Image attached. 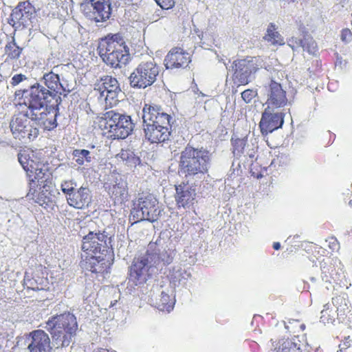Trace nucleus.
Instances as JSON below:
<instances>
[{
    "instance_id": "9d476101",
    "label": "nucleus",
    "mask_w": 352,
    "mask_h": 352,
    "mask_svg": "<svg viewBox=\"0 0 352 352\" xmlns=\"http://www.w3.org/2000/svg\"><path fill=\"white\" fill-rule=\"evenodd\" d=\"M231 67L234 83L245 85L254 79L256 72L263 67V60L259 57H248L234 60Z\"/></svg>"
},
{
    "instance_id": "09e8293b",
    "label": "nucleus",
    "mask_w": 352,
    "mask_h": 352,
    "mask_svg": "<svg viewBox=\"0 0 352 352\" xmlns=\"http://www.w3.org/2000/svg\"><path fill=\"white\" fill-rule=\"evenodd\" d=\"M352 340L351 336H345L342 344H340V349H344V350L351 349L350 346L351 344Z\"/></svg>"
},
{
    "instance_id": "2eb2a0df",
    "label": "nucleus",
    "mask_w": 352,
    "mask_h": 352,
    "mask_svg": "<svg viewBox=\"0 0 352 352\" xmlns=\"http://www.w3.org/2000/svg\"><path fill=\"white\" fill-rule=\"evenodd\" d=\"M285 113L278 109L267 107L259 123L261 133L267 135L282 127Z\"/></svg>"
},
{
    "instance_id": "37998d69",
    "label": "nucleus",
    "mask_w": 352,
    "mask_h": 352,
    "mask_svg": "<svg viewBox=\"0 0 352 352\" xmlns=\"http://www.w3.org/2000/svg\"><path fill=\"white\" fill-rule=\"evenodd\" d=\"M304 38H292L288 41V45L294 50H297L299 47H302L303 45Z\"/></svg>"
},
{
    "instance_id": "13d9d810",
    "label": "nucleus",
    "mask_w": 352,
    "mask_h": 352,
    "mask_svg": "<svg viewBox=\"0 0 352 352\" xmlns=\"http://www.w3.org/2000/svg\"><path fill=\"white\" fill-rule=\"evenodd\" d=\"M247 154L250 156V157L251 158H253L254 157V152H251V153H249V152H247Z\"/></svg>"
},
{
    "instance_id": "6e6552de",
    "label": "nucleus",
    "mask_w": 352,
    "mask_h": 352,
    "mask_svg": "<svg viewBox=\"0 0 352 352\" xmlns=\"http://www.w3.org/2000/svg\"><path fill=\"white\" fill-rule=\"evenodd\" d=\"M104 121V129L113 136V139H125L133 131L134 124L131 116L116 112L107 111L102 117Z\"/></svg>"
},
{
    "instance_id": "ddd939ff",
    "label": "nucleus",
    "mask_w": 352,
    "mask_h": 352,
    "mask_svg": "<svg viewBox=\"0 0 352 352\" xmlns=\"http://www.w3.org/2000/svg\"><path fill=\"white\" fill-rule=\"evenodd\" d=\"M60 104H48L43 107H38L29 111V116L34 124L38 127L50 131L55 129L57 125V116L59 115V105Z\"/></svg>"
},
{
    "instance_id": "a18cd8bd",
    "label": "nucleus",
    "mask_w": 352,
    "mask_h": 352,
    "mask_svg": "<svg viewBox=\"0 0 352 352\" xmlns=\"http://www.w3.org/2000/svg\"><path fill=\"white\" fill-rule=\"evenodd\" d=\"M157 4L162 8L168 10L175 6V0H157Z\"/></svg>"
},
{
    "instance_id": "603ef678",
    "label": "nucleus",
    "mask_w": 352,
    "mask_h": 352,
    "mask_svg": "<svg viewBox=\"0 0 352 352\" xmlns=\"http://www.w3.org/2000/svg\"><path fill=\"white\" fill-rule=\"evenodd\" d=\"M273 248L276 250H278L280 248V243L279 242H274L273 243Z\"/></svg>"
},
{
    "instance_id": "f03ea898",
    "label": "nucleus",
    "mask_w": 352,
    "mask_h": 352,
    "mask_svg": "<svg viewBox=\"0 0 352 352\" xmlns=\"http://www.w3.org/2000/svg\"><path fill=\"white\" fill-rule=\"evenodd\" d=\"M144 135L151 143H161L169 140L173 118L160 106L146 104L142 109Z\"/></svg>"
},
{
    "instance_id": "4c0bfd02",
    "label": "nucleus",
    "mask_w": 352,
    "mask_h": 352,
    "mask_svg": "<svg viewBox=\"0 0 352 352\" xmlns=\"http://www.w3.org/2000/svg\"><path fill=\"white\" fill-rule=\"evenodd\" d=\"M232 141V145H233V154L235 157H240L242 154L245 153V146L247 143V139L246 138H242V139H236L233 140Z\"/></svg>"
},
{
    "instance_id": "49530a36",
    "label": "nucleus",
    "mask_w": 352,
    "mask_h": 352,
    "mask_svg": "<svg viewBox=\"0 0 352 352\" xmlns=\"http://www.w3.org/2000/svg\"><path fill=\"white\" fill-rule=\"evenodd\" d=\"M26 79L27 77L22 74H15L11 79V85L16 86Z\"/></svg>"
},
{
    "instance_id": "4d7b16f0",
    "label": "nucleus",
    "mask_w": 352,
    "mask_h": 352,
    "mask_svg": "<svg viewBox=\"0 0 352 352\" xmlns=\"http://www.w3.org/2000/svg\"><path fill=\"white\" fill-rule=\"evenodd\" d=\"M338 352H352V349L344 350V349H340Z\"/></svg>"
},
{
    "instance_id": "f8f14e48",
    "label": "nucleus",
    "mask_w": 352,
    "mask_h": 352,
    "mask_svg": "<svg viewBox=\"0 0 352 352\" xmlns=\"http://www.w3.org/2000/svg\"><path fill=\"white\" fill-rule=\"evenodd\" d=\"M81 248L84 255L113 254L110 238L104 232H89L83 237Z\"/></svg>"
},
{
    "instance_id": "c756f323",
    "label": "nucleus",
    "mask_w": 352,
    "mask_h": 352,
    "mask_svg": "<svg viewBox=\"0 0 352 352\" xmlns=\"http://www.w3.org/2000/svg\"><path fill=\"white\" fill-rule=\"evenodd\" d=\"M332 305L336 308L337 318L339 320L344 319L346 313L350 311L349 300L345 294L333 298Z\"/></svg>"
},
{
    "instance_id": "dca6fc26",
    "label": "nucleus",
    "mask_w": 352,
    "mask_h": 352,
    "mask_svg": "<svg viewBox=\"0 0 352 352\" xmlns=\"http://www.w3.org/2000/svg\"><path fill=\"white\" fill-rule=\"evenodd\" d=\"M113 254H82L83 258L81 266L93 273L107 272L112 265Z\"/></svg>"
},
{
    "instance_id": "8fccbe9b",
    "label": "nucleus",
    "mask_w": 352,
    "mask_h": 352,
    "mask_svg": "<svg viewBox=\"0 0 352 352\" xmlns=\"http://www.w3.org/2000/svg\"><path fill=\"white\" fill-rule=\"evenodd\" d=\"M352 38V33L349 29L343 30L341 34V39L344 42H349Z\"/></svg>"
},
{
    "instance_id": "20e7f679",
    "label": "nucleus",
    "mask_w": 352,
    "mask_h": 352,
    "mask_svg": "<svg viewBox=\"0 0 352 352\" xmlns=\"http://www.w3.org/2000/svg\"><path fill=\"white\" fill-rule=\"evenodd\" d=\"M45 328L52 336L53 346L57 349L63 348L73 342L78 330V323L74 314L65 312L50 318Z\"/></svg>"
},
{
    "instance_id": "0e129e2a",
    "label": "nucleus",
    "mask_w": 352,
    "mask_h": 352,
    "mask_svg": "<svg viewBox=\"0 0 352 352\" xmlns=\"http://www.w3.org/2000/svg\"><path fill=\"white\" fill-rule=\"evenodd\" d=\"M349 205L352 207V199L349 201Z\"/></svg>"
},
{
    "instance_id": "bf43d9fd",
    "label": "nucleus",
    "mask_w": 352,
    "mask_h": 352,
    "mask_svg": "<svg viewBox=\"0 0 352 352\" xmlns=\"http://www.w3.org/2000/svg\"><path fill=\"white\" fill-rule=\"evenodd\" d=\"M234 162L232 163V167L230 169V171L232 170V174L234 173V171H235V168H234Z\"/></svg>"
},
{
    "instance_id": "cd10ccee",
    "label": "nucleus",
    "mask_w": 352,
    "mask_h": 352,
    "mask_svg": "<svg viewBox=\"0 0 352 352\" xmlns=\"http://www.w3.org/2000/svg\"><path fill=\"white\" fill-rule=\"evenodd\" d=\"M158 286H156L155 289L160 293L159 296H156L155 299L151 297V301L154 306L162 311L170 312L175 305V298H171L168 294V291L161 290Z\"/></svg>"
},
{
    "instance_id": "e2e57ef3",
    "label": "nucleus",
    "mask_w": 352,
    "mask_h": 352,
    "mask_svg": "<svg viewBox=\"0 0 352 352\" xmlns=\"http://www.w3.org/2000/svg\"><path fill=\"white\" fill-rule=\"evenodd\" d=\"M300 328L303 330L305 328V324H301L300 325Z\"/></svg>"
},
{
    "instance_id": "680f3d73",
    "label": "nucleus",
    "mask_w": 352,
    "mask_h": 352,
    "mask_svg": "<svg viewBox=\"0 0 352 352\" xmlns=\"http://www.w3.org/2000/svg\"><path fill=\"white\" fill-rule=\"evenodd\" d=\"M217 59L219 62H222L223 61V58H219V55H217Z\"/></svg>"
},
{
    "instance_id": "0eeeda50",
    "label": "nucleus",
    "mask_w": 352,
    "mask_h": 352,
    "mask_svg": "<svg viewBox=\"0 0 352 352\" xmlns=\"http://www.w3.org/2000/svg\"><path fill=\"white\" fill-rule=\"evenodd\" d=\"M52 96V92L39 82L30 85L28 89L15 91V96L23 100V103L29 111L48 105L54 100Z\"/></svg>"
},
{
    "instance_id": "a211bd4d",
    "label": "nucleus",
    "mask_w": 352,
    "mask_h": 352,
    "mask_svg": "<svg viewBox=\"0 0 352 352\" xmlns=\"http://www.w3.org/2000/svg\"><path fill=\"white\" fill-rule=\"evenodd\" d=\"M39 83L44 85L45 87L52 92V96L54 98L55 102H57V104H60L62 102L61 95L66 97L70 92V89H67L60 82L59 76L52 72L45 74Z\"/></svg>"
},
{
    "instance_id": "de8ad7c7",
    "label": "nucleus",
    "mask_w": 352,
    "mask_h": 352,
    "mask_svg": "<svg viewBox=\"0 0 352 352\" xmlns=\"http://www.w3.org/2000/svg\"><path fill=\"white\" fill-rule=\"evenodd\" d=\"M164 10L161 8V9H157L155 11V12L152 14V16L149 18L150 21L155 22L157 21L160 17H163Z\"/></svg>"
},
{
    "instance_id": "2f4dec72",
    "label": "nucleus",
    "mask_w": 352,
    "mask_h": 352,
    "mask_svg": "<svg viewBox=\"0 0 352 352\" xmlns=\"http://www.w3.org/2000/svg\"><path fill=\"white\" fill-rule=\"evenodd\" d=\"M44 282L43 278L38 276H32L28 272L25 274L23 285L28 289L34 291L44 289Z\"/></svg>"
},
{
    "instance_id": "338daca9",
    "label": "nucleus",
    "mask_w": 352,
    "mask_h": 352,
    "mask_svg": "<svg viewBox=\"0 0 352 352\" xmlns=\"http://www.w3.org/2000/svg\"><path fill=\"white\" fill-rule=\"evenodd\" d=\"M262 177V175H261V174L257 175V176H256V177H257L258 179V178H260V177Z\"/></svg>"
},
{
    "instance_id": "6ab92c4d",
    "label": "nucleus",
    "mask_w": 352,
    "mask_h": 352,
    "mask_svg": "<svg viewBox=\"0 0 352 352\" xmlns=\"http://www.w3.org/2000/svg\"><path fill=\"white\" fill-rule=\"evenodd\" d=\"M267 91V107L280 109L287 105L288 100L286 96V91L281 85L272 80L269 86L266 87Z\"/></svg>"
},
{
    "instance_id": "7ed1b4c3",
    "label": "nucleus",
    "mask_w": 352,
    "mask_h": 352,
    "mask_svg": "<svg viewBox=\"0 0 352 352\" xmlns=\"http://www.w3.org/2000/svg\"><path fill=\"white\" fill-rule=\"evenodd\" d=\"M210 163V153L207 149L188 144L181 153L179 172L187 178L201 179L208 172Z\"/></svg>"
},
{
    "instance_id": "5fc2aeb1",
    "label": "nucleus",
    "mask_w": 352,
    "mask_h": 352,
    "mask_svg": "<svg viewBox=\"0 0 352 352\" xmlns=\"http://www.w3.org/2000/svg\"><path fill=\"white\" fill-rule=\"evenodd\" d=\"M337 246H338V244L336 240L334 242L332 243V245H330V248L332 250H335Z\"/></svg>"
},
{
    "instance_id": "c85d7f7f",
    "label": "nucleus",
    "mask_w": 352,
    "mask_h": 352,
    "mask_svg": "<svg viewBox=\"0 0 352 352\" xmlns=\"http://www.w3.org/2000/svg\"><path fill=\"white\" fill-rule=\"evenodd\" d=\"M190 277V272L179 266L174 267L169 274L170 285L174 289L179 287H184Z\"/></svg>"
},
{
    "instance_id": "a19ab883",
    "label": "nucleus",
    "mask_w": 352,
    "mask_h": 352,
    "mask_svg": "<svg viewBox=\"0 0 352 352\" xmlns=\"http://www.w3.org/2000/svg\"><path fill=\"white\" fill-rule=\"evenodd\" d=\"M19 162H20L21 165L23 166V169L27 172L32 173L33 170L30 169L32 162H34L33 160H30V159L27 158V156L25 155L19 154L18 156Z\"/></svg>"
},
{
    "instance_id": "e433bc0d",
    "label": "nucleus",
    "mask_w": 352,
    "mask_h": 352,
    "mask_svg": "<svg viewBox=\"0 0 352 352\" xmlns=\"http://www.w3.org/2000/svg\"><path fill=\"white\" fill-rule=\"evenodd\" d=\"M296 342L292 340H283L281 344V352H302L300 341Z\"/></svg>"
},
{
    "instance_id": "f704fd0d",
    "label": "nucleus",
    "mask_w": 352,
    "mask_h": 352,
    "mask_svg": "<svg viewBox=\"0 0 352 352\" xmlns=\"http://www.w3.org/2000/svg\"><path fill=\"white\" fill-rule=\"evenodd\" d=\"M332 260L327 259L323 260L320 263V270L322 273V279L328 281L329 277L333 276V272L335 271L334 265L332 263Z\"/></svg>"
},
{
    "instance_id": "c9c22d12",
    "label": "nucleus",
    "mask_w": 352,
    "mask_h": 352,
    "mask_svg": "<svg viewBox=\"0 0 352 352\" xmlns=\"http://www.w3.org/2000/svg\"><path fill=\"white\" fill-rule=\"evenodd\" d=\"M5 51L10 59H18L22 53L23 48L17 45L13 40L6 45Z\"/></svg>"
},
{
    "instance_id": "1a4fd4ad",
    "label": "nucleus",
    "mask_w": 352,
    "mask_h": 352,
    "mask_svg": "<svg viewBox=\"0 0 352 352\" xmlns=\"http://www.w3.org/2000/svg\"><path fill=\"white\" fill-rule=\"evenodd\" d=\"M159 72V66L153 60L142 62L130 74L129 84L134 89H145L156 81Z\"/></svg>"
},
{
    "instance_id": "a878e982",
    "label": "nucleus",
    "mask_w": 352,
    "mask_h": 352,
    "mask_svg": "<svg viewBox=\"0 0 352 352\" xmlns=\"http://www.w3.org/2000/svg\"><path fill=\"white\" fill-rule=\"evenodd\" d=\"M44 166L43 164H37L34 162H32L31 168L33 170L32 173H27L28 177H29V185L30 186V183L32 180H34L36 183V186H43L44 184H51L50 181V174L47 173V168H43Z\"/></svg>"
},
{
    "instance_id": "7c9ffc66",
    "label": "nucleus",
    "mask_w": 352,
    "mask_h": 352,
    "mask_svg": "<svg viewBox=\"0 0 352 352\" xmlns=\"http://www.w3.org/2000/svg\"><path fill=\"white\" fill-rule=\"evenodd\" d=\"M73 159L80 166H90L96 160L95 155L86 149H74L72 152Z\"/></svg>"
},
{
    "instance_id": "3c124183",
    "label": "nucleus",
    "mask_w": 352,
    "mask_h": 352,
    "mask_svg": "<svg viewBox=\"0 0 352 352\" xmlns=\"http://www.w3.org/2000/svg\"><path fill=\"white\" fill-rule=\"evenodd\" d=\"M276 30V27H275V25L274 23H270L267 28V34L266 35L263 37V38L266 41H267L271 35L272 33H274Z\"/></svg>"
},
{
    "instance_id": "393cba45",
    "label": "nucleus",
    "mask_w": 352,
    "mask_h": 352,
    "mask_svg": "<svg viewBox=\"0 0 352 352\" xmlns=\"http://www.w3.org/2000/svg\"><path fill=\"white\" fill-rule=\"evenodd\" d=\"M67 201L69 206L75 208L82 209L88 207L91 201V191L88 188L81 186L77 188Z\"/></svg>"
},
{
    "instance_id": "5701e85b",
    "label": "nucleus",
    "mask_w": 352,
    "mask_h": 352,
    "mask_svg": "<svg viewBox=\"0 0 352 352\" xmlns=\"http://www.w3.org/2000/svg\"><path fill=\"white\" fill-rule=\"evenodd\" d=\"M196 188L192 184L182 183L176 186L175 201L179 207H188L193 204Z\"/></svg>"
},
{
    "instance_id": "9b49d317",
    "label": "nucleus",
    "mask_w": 352,
    "mask_h": 352,
    "mask_svg": "<svg viewBox=\"0 0 352 352\" xmlns=\"http://www.w3.org/2000/svg\"><path fill=\"white\" fill-rule=\"evenodd\" d=\"M10 128L14 138L23 143L34 140L39 133L38 128L30 119L28 113L13 116L10 122Z\"/></svg>"
},
{
    "instance_id": "f257e3e1",
    "label": "nucleus",
    "mask_w": 352,
    "mask_h": 352,
    "mask_svg": "<svg viewBox=\"0 0 352 352\" xmlns=\"http://www.w3.org/2000/svg\"><path fill=\"white\" fill-rule=\"evenodd\" d=\"M175 255L174 250L160 249L157 243H149L146 253L133 259L130 267L129 283L138 285L144 283L153 274L162 270L163 266L172 263Z\"/></svg>"
},
{
    "instance_id": "864d4df0",
    "label": "nucleus",
    "mask_w": 352,
    "mask_h": 352,
    "mask_svg": "<svg viewBox=\"0 0 352 352\" xmlns=\"http://www.w3.org/2000/svg\"><path fill=\"white\" fill-rule=\"evenodd\" d=\"M0 145L3 147H6L10 145V143L7 141L0 140Z\"/></svg>"
},
{
    "instance_id": "39448f33",
    "label": "nucleus",
    "mask_w": 352,
    "mask_h": 352,
    "mask_svg": "<svg viewBox=\"0 0 352 352\" xmlns=\"http://www.w3.org/2000/svg\"><path fill=\"white\" fill-rule=\"evenodd\" d=\"M97 50L102 61L113 68L125 65L130 59L129 47L120 34H108L102 38Z\"/></svg>"
},
{
    "instance_id": "473e14b6",
    "label": "nucleus",
    "mask_w": 352,
    "mask_h": 352,
    "mask_svg": "<svg viewBox=\"0 0 352 352\" xmlns=\"http://www.w3.org/2000/svg\"><path fill=\"white\" fill-rule=\"evenodd\" d=\"M118 156L130 167H135L140 163L139 157L129 149H122Z\"/></svg>"
},
{
    "instance_id": "6e6d98bb",
    "label": "nucleus",
    "mask_w": 352,
    "mask_h": 352,
    "mask_svg": "<svg viewBox=\"0 0 352 352\" xmlns=\"http://www.w3.org/2000/svg\"><path fill=\"white\" fill-rule=\"evenodd\" d=\"M271 352H281V345L278 348L275 347Z\"/></svg>"
},
{
    "instance_id": "4468645a",
    "label": "nucleus",
    "mask_w": 352,
    "mask_h": 352,
    "mask_svg": "<svg viewBox=\"0 0 352 352\" xmlns=\"http://www.w3.org/2000/svg\"><path fill=\"white\" fill-rule=\"evenodd\" d=\"M35 14L34 7L29 1H21L12 10L8 23L15 29L27 28Z\"/></svg>"
},
{
    "instance_id": "bb28decb",
    "label": "nucleus",
    "mask_w": 352,
    "mask_h": 352,
    "mask_svg": "<svg viewBox=\"0 0 352 352\" xmlns=\"http://www.w3.org/2000/svg\"><path fill=\"white\" fill-rule=\"evenodd\" d=\"M90 2L94 10V19L96 22L104 21L109 19L111 10L110 0H90Z\"/></svg>"
},
{
    "instance_id": "f3484780",
    "label": "nucleus",
    "mask_w": 352,
    "mask_h": 352,
    "mask_svg": "<svg viewBox=\"0 0 352 352\" xmlns=\"http://www.w3.org/2000/svg\"><path fill=\"white\" fill-rule=\"evenodd\" d=\"M51 185L44 184L41 186H36L34 180H32L30 188L27 194L29 199H32L35 203L45 208H51L53 206V195H52Z\"/></svg>"
},
{
    "instance_id": "423d86ee",
    "label": "nucleus",
    "mask_w": 352,
    "mask_h": 352,
    "mask_svg": "<svg viewBox=\"0 0 352 352\" xmlns=\"http://www.w3.org/2000/svg\"><path fill=\"white\" fill-rule=\"evenodd\" d=\"M162 209L157 198L151 194H139L133 201L131 217L134 222L140 221H156L162 215Z\"/></svg>"
},
{
    "instance_id": "72a5a7b5",
    "label": "nucleus",
    "mask_w": 352,
    "mask_h": 352,
    "mask_svg": "<svg viewBox=\"0 0 352 352\" xmlns=\"http://www.w3.org/2000/svg\"><path fill=\"white\" fill-rule=\"evenodd\" d=\"M336 311L333 310L331 305L327 303L324 305L321 311L320 321L324 324H333L336 320Z\"/></svg>"
},
{
    "instance_id": "69168bd1",
    "label": "nucleus",
    "mask_w": 352,
    "mask_h": 352,
    "mask_svg": "<svg viewBox=\"0 0 352 352\" xmlns=\"http://www.w3.org/2000/svg\"><path fill=\"white\" fill-rule=\"evenodd\" d=\"M311 280L312 281H315V280H316V278L315 277H311Z\"/></svg>"
},
{
    "instance_id": "c03bdc74",
    "label": "nucleus",
    "mask_w": 352,
    "mask_h": 352,
    "mask_svg": "<svg viewBox=\"0 0 352 352\" xmlns=\"http://www.w3.org/2000/svg\"><path fill=\"white\" fill-rule=\"evenodd\" d=\"M270 38L267 40L268 42H271L272 44H283V38L278 32H274L270 34Z\"/></svg>"
},
{
    "instance_id": "b1692460",
    "label": "nucleus",
    "mask_w": 352,
    "mask_h": 352,
    "mask_svg": "<svg viewBox=\"0 0 352 352\" xmlns=\"http://www.w3.org/2000/svg\"><path fill=\"white\" fill-rule=\"evenodd\" d=\"M109 193L115 204H122L128 199V188L126 182L122 176L118 175L112 186L109 187Z\"/></svg>"
},
{
    "instance_id": "79ce46f5",
    "label": "nucleus",
    "mask_w": 352,
    "mask_h": 352,
    "mask_svg": "<svg viewBox=\"0 0 352 352\" xmlns=\"http://www.w3.org/2000/svg\"><path fill=\"white\" fill-rule=\"evenodd\" d=\"M256 96V92L252 89H246L241 93V98L246 103L251 102Z\"/></svg>"
},
{
    "instance_id": "412c9836",
    "label": "nucleus",
    "mask_w": 352,
    "mask_h": 352,
    "mask_svg": "<svg viewBox=\"0 0 352 352\" xmlns=\"http://www.w3.org/2000/svg\"><path fill=\"white\" fill-rule=\"evenodd\" d=\"M27 341L30 352H51L50 339L43 330H35L30 333Z\"/></svg>"
},
{
    "instance_id": "aec40b11",
    "label": "nucleus",
    "mask_w": 352,
    "mask_h": 352,
    "mask_svg": "<svg viewBox=\"0 0 352 352\" xmlns=\"http://www.w3.org/2000/svg\"><path fill=\"white\" fill-rule=\"evenodd\" d=\"M95 89L100 91V96L104 97L105 100L118 101V95L121 93L118 80L111 76L100 78V82L96 85Z\"/></svg>"
},
{
    "instance_id": "774afa93",
    "label": "nucleus",
    "mask_w": 352,
    "mask_h": 352,
    "mask_svg": "<svg viewBox=\"0 0 352 352\" xmlns=\"http://www.w3.org/2000/svg\"><path fill=\"white\" fill-rule=\"evenodd\" d=\"M237 167H240V164H239V163H238V164H237Z\"/></svg>"
},
{
    "instance_id": "052dcab7",
    "label": "nucleus",
    "mask_w": 352,
    "mask_h": 352,
    "mask_svg": "<svg viewBox=\"0 0 352 352\" xmlns=\"http://www.w3.org/2000/svg\"><path fill=\"white\" fill-rule=\"evenodd\" d=\"M117 302V300H114V302H113L112 301L111 302V305H110V307H113Z\"/></svg>"
},
{
    "instance_id": "58836bf2",
    "label": "nucleus",
    "mask_w": 352,
    "mask_h": 352,
    "mask_svg": "<svg viewBox=\"0 0 352 352\" xmlns=\"http://www.w3.org/2000/svg\"><path fill=\"white\" fill-rule=\"evenodd\" d=\"M302 48L304 51H307L310 54H316L317 52V45L314 38L309 36H304L303 45Z\"/></svg>"
},
{
    "instance_id": "4be33fe9",
    "label": "nucleus",
    "mask_w": 352,
    "mask_h": 352,
    "mask_svg": "<svg viewBox=\"0 0 352 352\" xmlns=\"http://www.w3.org/2000/svg\"><path fill=\"white\" fill-rule=\"evenodd\" d=\"M190 62L188 53L180 47L171 49L164 58V65L167 69L185 68Z\"/></svg>"
},
{
    "instance_id": "ea45409f",
    "label": "nucleus",
    "mask_w": 352,
    "mask_h": 352,
    "mask_svg": "<svg viewBox=\"0 0 352 352\" xmlns=\"http://www.w3.org/2000/svg\"><path fill=\"white\" fill-rule=\"evenodd\" d=\"M77 184L72 180L64 181L61 184V190L65 194L66 199L70 197L74 192L77 189Z\"/></svg>"
}]
</instances>
